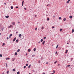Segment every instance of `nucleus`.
I'll return each mask as SVG.
<instances>
[{
    "label": "nucleus",
    "instance_id": "41",
    "mask_svg": "<svg viewBox=\"0 0 74 74\" xmlns=\"http://www.w3.org/2000/svg\"><path fill=\"white\" fill-rule=\"evenodd\" d=\"M41 29H44V27H42Z\"/></svg>",
    "mask_w": 74,
    "mask_h": 74
},
{
    "label": "nucleus",
    "instance_id": "64",
    "mask_svg": "<svg viewBox=\"0 0 74 74\" xmlns=\"http://www.w3.org/2000/svg\"><path fill=\"white\" fill-rule=\"evenodd\" d=\"M69 44V43H68V42H67V44Z\"/></svg>",
    "mask_w": 74,
    "mask_h": 74
},
{
    "label": "nucleus",
    "instance_id": "58",
    "mask_svg": "<svg viewBox=\"0 0 74 74\" xmlns=\"http://www.w3.org/2000/svg\"><path fill=\"white\" fill-rule=\"evenodd\" d=\"M9 38L10 39L11 38V36H9Z\"/></svg>",
    "mask_w": 74,
    "mask_h": 74
},
{
    "label": "nucleus",
    "instance_id": "32",
    "mask_svg": "<svg viewBox=\"0 0 74 74\" xmlns=\"http://www.w3.org/2000/svg\"><path fill=\"white\" fill-rule=\"evenodd\" d=\"M0 56L1 57H2V56H3V55H2V54H0Z\"/></svg>",
    "mask_w": 74,
    "mask_h": 74
},
{
    "label": "nucleus",
    "instance_id": "11",
    "mask_svg": "<svg viewBox=\"0 0 74 74\" xmlns=\"http://www.w3.org/2000/svg\"><path fill=\"white\" fill-rule=\"evenodd\" d=\"M15 22H13L12 23L13 25H15Z\"/></svg>",
    "mask_w": 74,
    "mask_h": 74
},
{
    "label": "nucleus",
    "instance_id": "2",
    "mask_svg": "<svg viewBox=\"0 0 74 74\" xmlns=\"http://www.w3.org/2000/svg\"><path fill=\"white\" fill-rule=\"evenodd\" d=\"M24 3V1H23L22 2V6H23Z\"/></svg>",
    "mask_w": 74,
    "mask_h": 74
},
{
    "label": "nucleus",
    "instance_id": "27",
    "mask_svg": "<svg viewBox=\"0 0 74 74\" xmlns=\"http://www.w3.org/2000/svg\"><path fill=\"white\" fill-rule=\"evenodd\" d=\"M12 61H14V60H15V59H14V58H12Z\"/></svg>",
    "mask_w": 74,
    "mask_h": 74
},
{
    "label": "nucleus",
    "instance_id": "29",
    "mask_svg": "<svg viewBox=\"0 0 74 74\" xmlns=\"http://www.w3.org/2000/svg\"><path fill=\"white\" fill-rule=\"evenodd\" d=\"M46 38H47L46 37H44L43 38L44 39V40H45V39H46Z\"/></svg>",
    "mask_w": 74,
    "mask_h": 74
},
{
    "label": "nucleus",
    "instance_id": "15",
    "mask_svg": "<svg viewBox=\"0 0 74 74\" xmlns=\"http://www.w3.org/2000/svg\"><path fill=\"white\" fill-rule=\"evenodd\" d=\"M21 36H22V34H20L19 35V37H21Z\"/></svg>",
    "mask_w": 74,
    "mask_h": 74
},
{
    "label": "nucleus",
    "instance_id": "31",
    "mask_svg": "<svg viewBox=\"0 0 74 74\" xmlns=\"http://www.w3.org/2000/svg\"><path fill=\"white\" fill-rule=\"evenodd\" d=\"M59 46V45H57L56 47V49H57V48H58V46Z\"/></svg>",
    "mask_w": 74,
    "mask_h": 74
},
{
    "label": "nucleus",
    "instance_id": "56",
    "mask_svg": "<svg viewBox=\"0 0 74 74\" xmlns=\"http://www.w3.org/2000/svg\"><path fill=\"white\" fill-rule=\"evenodd\" d=\"M42 74H45V73H43Z\"/></svg>",
    "mask_w": 74,
    "mask_h": 74
},
{
    "label": "nucleus",
    "instance_id": "7",
    "mask_svg": "<svg viewBox=\"0 0 74 74\" xmlns=\"http://www.w3.org/2000/svg\"><path fill=\"white\" fill-rule=\"evenodd\" d=\"M14 55L15 56L17 55H18V53H17V52H15L14 53Z\"/></svg>",
    "mask_w": 74,
    "mask_h": 74
},
{
    "label": "nucleus",
    "instance_id": "33",
    "mask_svg": "<svg viewBox=\"0 0 74 74\" xmlns=\"http://www.w3.org/2000/svg\"><path fill=\"white\" fill-rule=\"evenodd\" d=\"M62 29H60V32H62Z\"/></svg>",
    "mask_w": 74,
    "mask_h": 74
},
{
    "label": "nucleus",
    "instance_id": "10",
    "mask_svg": "<svg viewBox=\"0 0 74 74\" xmlns=\"http://www.w3.org/2000/svg\"><path fill=\"white\" fill-rule=\"evenodd\" d=\"M19 51H20V49H18L17 50V52H19Z\"/></svg>",
    "mask_w": 74,
    "mask_h": 74
},
{
    "label": "nucleus",
    "instance_id": "46",
    "mask_svg": "<svg viewBox=\"0 0 74 74\" xmlns=\"http://www.w3.org/2000/svg\"><path fill=\"white\" fill-rule=\"evenodd\" d=\"M24 8V9H25V10H26V8Z\"/></svg>",
    "mask_w": 74,
    "mask_h": 74
},
{
    "label": "nucleus",
    "instance_id": "8",
    "mask_svg": "<svg viewBox=\"0 0 74 74\" xmlns=\"http://www.w3.org/2000/svg\"><path fill=\"white\" fill-rule=\"evenodd\" d=\"M69 18H70V19H71V18H73V16H69Z\"/></svg>",
    "mask_w": 74,
    "mask_h": 74
},
{
    "label": "nucleus",
    "instance_id": "44",
    "mask_svg": "<svg viewBox=\"0 0 74 74\" xmlns=\"http://www.w3.org/2000/svg\"><path fill=\"white\" fill-rule=\"evenodd\" d=\"M53 73H55V71L54 70H53Z\"/></svg>",
    "mask_w": 74,
    "mask_h": 74
},
{
    "label": "nucleus",
    "instance_id": "30",
    "mask_svg": "<svg viewBox=\"0 0 74 74\" xmlns=\"http://www.w3.org/2000/svg\"><path fill=\"white\" fill-rule=\"evenodd\" d=\"M12 36V34H10V37H11V36Z\"/></svg>",
    "mask_w": 74,
    "mask_h": 74
},
{
    "label": "nucleus",
    "instance_id": "60",
    "mask_svg": "<svg viewBox=\"0 0 74 74\" xmlns=\"http://www.w3.org/2000/svg\"><path fill=\"white\" fill-rule=\"evenodd\" d=\"M46 16H48V15L46 14Z\"/></svg>",
    "mask_w": 74,
    "mask_h": 74
},
{
    "label": "nucleus",
    "instance_id": "45",
    "mask_svg": "<svg viewBox=\"0 0 74 74\" xmlns=\"http://www.w3.org/2000/svg\"><path fill=\"white\" fill-rule=\"evenodd\" d=\"M16 8H18V6H16Z\"/></svg>",
    "mask_w": 74,
    "mask_h": 74
},
{
    "label": "nucleus",
    "instance_id": "63",
    "mask_svg": "<svg viewBox=\"0 0 74 74\" xmlns=\"http://www.w3.org/2000/svg\"><path fill=\"white\" fill-rule=\"evenodd\" d=\"M2 74H4V73H2Z\"/></svg>",
    "mask_w": 74,
    "mask_h": 74
},
{
    "label": "nucleus",
    "instance_id": "20",
    "mask_svg": "<svg viewBox=\"0 0 74 74\" xmlns=\"http://www.w3.org/2000/svg\"><path fill=\"white\" fill-rule=\"evenodd\" d=\"M31 66V65H30L28 66V68H30V66Z\"/></svg>",
    "mask_w": 74,
    "mask_h": 74
},
{
    "label": "nucleus",
    "instance_id": "28",
    "mask_svg": "<svg viewBox=\"0 0 74 74\" xmlns=\"http://www.w3.org/2000/svg\"><path fill=\"white\" fill-rule=\"evenodd\" d=\"M57 61H56L54 62V64H56V63H57Z\"/></svg>",
    "mask_w": 74,
    "mask_h": 74
},
{
    "label": "nucleus",
    "instance_id": "13",
    "mask_svg": "<svg viewBox=\"0 0 74 74\" xmlns=\"http://www.w3.org/2000/svg\"><path fill=\"white\" fill-rule=\"evenodd\" d=\"M70 0H68V1L67 2V3H69L70 2Z\"/></svg>",
    "mask_w": 74,
    "mask_h": 74
},
{
    "label": "nucleus",
    "instance_id": "34",
    "mask_svg": "<svg viewBox=\"0 0 74 74\" xmlns=\"http://www.w3.org/2000/svg\"><path fill=\"white\" fill-rule=\"evenodd\" d=\"M9 73V71H8L7 72V74H8Z\"/></svg>",
    "mask_w": 74,
    "mask_h": 74
},
{
    "label": "nucleus",
    "instance_id": "37",
    "mask_svg": "<svg viewBox=\"0 0 74 74\" xmlns=\"http://www.w3.org/2000/svg\"><path fill=\"white\" fill-rule=\"evenodd\" d=\"M28 64H26V66H28Z\"/></svg>",
    "mask_w": 74,
    "mask_h": 74
},
{
    "label": "nucleus",
    "instance_id": "48",
    "mask_svg": "<svg viewBox=\"0 0 74 74\" xmlns=\"http://www.w3.org/2000/svg\"><path fill=\"white\" fill-rule=\"evenodd\" d=\"M73 60V58H71V61H72V60Z\"/></svg>",
    "mask_w": 74,
    "mask_h": 74
},
{
    "label": "nucleus",
    "instance_id": "38",
    "mask_svg": "<svg viewBox=\"0 0 74 74\" xmlns=\"http://www.w3.org/2000/svg\"><path fill=\"white\" fill-rule=\"evenodd\" d=\"M70 66H71V65H68L67 66V67H70Z\"/></svg>",
    "mask_w": 74,
    "mask_h": 74
},
{
    "label": "nucleus",
    "instance_id": "1",
    "mask_svg": "<svg viewBox=\"0 0 74 74\" xmlns=\"http://www.w3.org/2000/svg\"><path fill=\"white\" fill-rule=\"evenodd\" d=\"M16 40V37H15L14 39L13 40V42H14L15 41V40Z\"/></svg>",
    "mask_w": 74,
    "mask_h": 74
},
{
    "label": "nucleus",
    "instance_id": "51",
    "mask_svg": "<svg viewBox=\"0 0 74 74\" xmlns=\"http://www.w3.org/2000/svg\"><path fill=\"white\" fill-rule=\"evenodd\" d=\"M49 5V4L47 5V6H48V5Z\"/></svg>",
    "mask_w": 74,
    "mask_h": 74
},
{
    "label": "nucleus",
    "instance_id": "49",
    "mask_svg": "<svg viewBox=\"0 0 74 74\" xmlns=\"http://www.w3.org/2000/svg\"><path fill=\"white\" fill-rule=\"evenodd\" d=\"M3 45H5V44L4 43H3Z\"/></svg>",
    "mask_w": 74,
    "mask_h": 74
},
{
    "label": "nucleus",
    "instance_id": "14",
    "mask_svg": "<svg viewBox=\"0 0 74 74\" xmlns=\"http://www.w3.org/2000/svg\"><path fill=\"white\" fill-rule=\"evenodd\" d=\"M66 18H65L63 19V21H66Z\"/></svg>",
    "mask_w": 74,
    "mask_h": 74
},
{
    "label": "nucleus",
    "instance_id": "59",
    "mask_svg": "<svg viewBox=\"0 0 74 74\" xmlns=\"http://www.w3.org/2000/svg\"><path fill=\"white\" fill-rule=\"evenodd\" d=\"M38 43H40V41H39V42H38Z\"/></svg>",
    "mask_w": 74,
    "mask_h": 74
},
{
    "label": "nucleus",
    "instance_id": "6",
    "mask_svg": "<svg viewBox=\"0 0 74 74\" xmlns=\"http://www.w3.org/2000/svg\"><path fill=\"white\" fill-rule=\"evenodd\" d=\"M5 18H9V16H5Z\"/></svg>",
    "mask_w": 74,
    "mask_h": 74
},
{
    "label": "nucleus",
    "instance_id": "54",
    "mask_svg": "<svg viewBox=\"0 0 74 74\" xmlns=\"http://www.w3.org/2000/svg\"><path fill=\"white\" fill-rule=\"evenodd\" d=\"M4 4H5V5H6V3H4Z\"/></svg>",
    "mask_w": 74,
    "mask_h": 74
},
{
    "label": "nucleus",
    "instance_id": "52",
    "mask_svg": "<svg viewBox=\"0 0 74 74\" xmlns=\"http://www.w3.org/2000/svg\"><path fill=\"white\" fill-rule=\"evenodd\" d=\"M57 53H58V52H57V51H56V54Z\"/></svg>",
    "mask_w": 74,
    "mask_h": 74
},
{
    "label": "nucleus",
    "instance_id": "9",
    "mask_svg": "<svg viewBox=\"0 0 74 74\" xmlns=\"http://www.w3.org/2000/svg\"><path fill=\"white\" fill-rule=\"evenodd\" d=\"M28 52H30V51H31V50L30 49H29L28 50Z\"/></svg>",
    "mask_w": 74,
    "mask_h": 74
},
{
    "label": "nucleus",
    "instance_id": "36",
    "mask_svg": "<svg viewBox=\"0 0 74 74\" xmlns=\"http://www.w3.org/2000/svg\"><path fill=\"white\" fill-rule=\"evenodd\" d=\"M61 18H61V17H59V19L60 20Z\"/></svg>",
    "mask_w": 74,
    "mask_h": 74
},
{
    "label": "nucleus",
    "instance_id": "24",
    "mask_svg": "<svg viewBox=\"0 0 74 74\" xmlns=\"http://www.w3.org/2000/svg\"><path fill=\"white\" fill-rule=\"evenodd\" d=\"M5 64H6V67L7 68V67H8V66L7 65V63H6Z\"/></svg>",
    "mask_w": 74,
    "mask_h": 74
},
{
    "label": "nucleus",
    "instance_id": "16",
    "mask_svg": "<svg viewBox=\"0 0 74 74\" xmlns=\"http://www.w3.org/2000/svg\"><path fill=\"white\" fill-rule=\"evenodd\" d=\"M74 32V29H72V33H73Z\"/></svg>",
    "mask_w": 74,
    "mask_h": 74
},
{
    "label": "nucleus",
    "instance_id": "40",
    "mask_svg": "<svg viewBox=\"0 0 74 74\" xmlns=\"http://www.w3.org/2000/svg\"><path fill=\"white\" fill-rule=\"evenodd\" d=\"M24 69H25L26 68V66H24L23 67Z\"/></svg>",
    "mask_w": 74,
    "mask_h": 74
},
{
    "label": "nucleus",
    "instance_id": "53",
    "mask_svg": "<svg viewBox=\"0 0 74 74\" xmlns=\"http://www.w3.org/2000/svg\"><path fill=\"white\" fill-rule=\"evenodd\" d=\"M48 62H46V64H48Z\"/></svg>",
    "mask_w": 74,
    "mask_h": 74
},
{
    "label": "nucleus",
    "instance_id": "23",
    "mask_svg": "<svg viewBox=\"0 0 74 74\" xmlns=\"http://www.w3.org/2000/svg\"><path fill=\"white\" fill-rule=\"evenodd\" d=\"M36 48H34V51H36Z\"/></svg>",
    "mask_w": 74,
    "mask_h": 74
},
{
    "label": "nucleus",
    "instance_id": "4",
    "mask_svg": "<svg viewBox=\"0 0 74 74\" xmlns=\"http://www.w3.org/2000/svg\"><path fill=\"white\" fill-rule=\"evenodd\" d=\"M45 40L42 43V44L43 45H44V44L45 43Z\"/></svg>",
    "mask_w": 74,
    "mask_h": 74
},
{
    "label": "nucleus",
    "instance_id": "42",
    "mask_svg": "<svg viewBox=\"0 0 74 74\" xmlns=\"http://www.w3.org/2000/svg\"><path fill=\"white\" fill-rule=\"evenodd\" d=\"M11 28V26H9V27H8V29H9V28Z\"/></svg>",
    "mask_w": 74,
    "mask_h": 74
},
{
    "label": "nucleus",
    "instance_id": "43",
    "mask_svg": "<svg viewBox=\"0 0 74 74\" xmlns=\"http://www.w3.org/2000/svg\"><path fill=\"white\" fill-rule=\"evenodd\" d=\"M34 56H35V55H33L32 56V57H34Z\"/></svg>",
    "mask_w": 74,
    "mask_h": 74
},
{
    "label": "nucleus",
    "instance_id": "26",
    "mask_svg": "<svg viewBox=\"0 0 74 74\" xmlns=\"http://www.w3.org/2000/svg\"><path fill=\"white\" fill-rule=\"evenodd\" d=\"M18 41H19V40L18 39H17L16 40V42H18Z\"/></svg>",
    "mask_w": 74,
    "mask_h": 74
},
{
    "label": "nucleus",
    "instance_id": "39",
    "mask_svg": "<svg viewBox=\"0 0 74 74\" xmlns=\"http://www.w3.org/2000/svg\"><path fill=\"white\" fill-rule=\"evenodd\" d=\"M37 28L36 27V28H35V30H37Z\"/></svg>",
    "mask_w": 74,
    "mask_h": 74
},
{
    "label": "nucleus",
    "instance_id": "62",
    "mask_svg": "<svg viewBox=\"0 0 74 74\" xmlns=\"http://www.w3.org/2000/svg\"><path fill=\"white\" fill-rule=\"evenodd\" d=\"M58 66H60V64H58Z\"/></svg>",
    "mask_w": 74,
    "mask_h": 74
},
{
    "label": "nucleus",
    "instance_id": "3",
    "mask_svg": "<svg viewBox=\"0 0 74 74\" xmlns=\"http://www.w3.org/2000/svg\"><path fill=\"white\" fill-rule=\"evenodd\" d=\"M41 60H43L44 59V57H42L40 58Z\"/></svg>",
    "mask_w": 74,
    "mask_h": 74
},
{
    "label": "nucleus",
    "instance_id": "12",
    "mask_svg": "<svg viewBox=\"0 0 74 74\" xmlns=\"http://www.w3.org/2000/svg\"><path fill=\"white\" fill-rule=\"evenodd\" d=\"M3 29H4V27H3L2 28H1V30H2V31H3Z\"/></svg>",
    "mask_w": 74,
    "mask_h": 74
},
{
    "label": "nucleus",
    "instance_id": "50",
    "mask_svg": "<svg viewBox=\"0 0 74 74\" xmlns=\"http://www.w3.org/2000/svg\"><path fill=\"white\" fill-rule=\"evenodd\" d=\"M55 28V27H52V28H53H53Z\"/></svg>",
    "mask_w": 74,
    "mask_h": 74
},
{
    "label": "nucleus",
    "instance_id": "35",
    "mask_svg": "<svg viewBox=\"0 0 74 74\" xmlns=\"http://www.w3.org/2000/svg\"><path fill=\"white\" fill-rule=\"evenodd\" d=\"M38 63H40L41 62V61H40V60H39V61H38Z\"/></svg>",
    "mask_w": 74,
    "mask_h": 74
},
{
    "label": "nucleus",
    "instance_id": "19",
    "mask_svg": "<svg viewBox=\"0 0 74 74\" xmlns=\"http://www.w3.org/2000/svg\"><path fill=\"white\" fill-rule=\"evenodd\" d=\"M47 21H49V18H47Z\"/></svg>",
    "mask_w": 74,
    "mask_h": 74
},
{
    "label": "nucleus",
    "instance_id": "22",
    "mask_svg": "<svg viewBox=\"0 0 74 74\" xmlns=\"http://www.w3.org/2000/svg\"><path fill=\"white\" fill-rule=\"evenodd\" d=\"M68 52V50H66V52H65V53H67Z\"/></svg>",
    "mask_w": 74,
    "mask_h": 74
},
{
    "label": "nucleus",
    "instance_id": "17",
    "mask_svg": "<svg viewBox=\"0 0 74 74\" xmlns=\"http://www.w3.org/2000/svg\"><path fill=\"white\" fill-rule=\"evenodd\" d=\"M10 8L11 9H13V7L12 6H11Z\"/></svg>",
    "mask_w": 74,
    "mask_h": 74
},
{
    "label": "nucleus",
    "instance_id": "25",
    "mask_svg": "<svg viewBox=\"0 0 74 74\" xmlns=\"http://www.w3.org/2000/svg\"><path fill=\"white\" fill-rule=\"evenodd\" d=\"M20 72L19 71H18L17 73V74H19V73H20Z\"/></svg>",
    "mask_w": 74,
    "mask_h": 74
},
{
    "label": "nucleus",
    "instance_id": "18",
    "mask_svg": "<svg viewBox=\"0 0 74 74\" xmlns=\"http://www.w3.org/2000/svg\"><path fill=\"white\" fill-rule=\"evenodd\" d=\"M13 71H15V69H14L12 70Z\"/></svg>",
    "mask_w": 74,
    "mask_h": 74
},
{
    "label": "nucleus",
    "instance_id": "5",
    "mask_svg": "<svg viewBox=\"0 0 74 74\" xmlns=\"http://www.w3.org/2000/svg\"><path fill=\"white\" fill-rule=\"evenodd\" d=\"M5 59H6V60H8H8H10V58H5Z\"/></svg>",
    "mask_w": 74,
    "mask_h": 74
},
{
    "label": "nucleus",
    "instance_id": "55",
    "mask_svg": "<svg viewBox=\"0 0 74 74\" xmlns=\"http://www.w3.org/2000/svg\"><path fill=\"white\" fill-rule=\"evenodd\" d=\"M35 17H36V16H37V15H35Z\"/></svg>",
    "mask_w": 74,
    "mask_h": 74
},
{
    "label": "nucleus",
    "instance_id": "21",
    "mask_svg": "<svg viewBox=\"0 0 74 74\" xmlns=\"http://www.w3.org/2000/svg\"><path fill=\"white\" fill-rule=\"evenodd\" d=\"M41 42H42L43 41V39H42L40 40Z\"/></svg>",
    "mask_w": 74,
    "mask_h": 74
},
{
    "label": "nucleus",
    "instance_id": "61",
    "mask_svg": "<svg viewBox=\"0 0 74 74\" xmlns=\"http://www.w3.org/2000/svg\"><path fill=\"white\" fill-rule=\"evenodd\" d=\"M16 34H18V32H16Z\"/></svg>",
    "mask_w": 74,
    "mask_h": 74
},
{
    "label": "nucleus",
    "instance_id": "47",
    "mask_svg": "<svg viewBox=\"0 0 74 74\" xmlns=\"http://www.w3.org/2000/svg\"><path fill=\"white\" fill-rule=\"evenodd\" d=\"M7 40H8L9 39V38H8V37H7Z\"/></svg>",
    "mask_w": 74,
    "mask_h": 74
},
{
    "label": "nucleus",
    "instance_id": "57",
    "mask_svg": "<svg viewBox=\"0 0 74 74\" xmlns=\"http://www.w3.org/2000/svg\"><path fill=\"white\" fill-rule=\"evenodd\" d=\"M53 18H55V16H53Z\"/></svg>",
    "mask_w": 74,
    "mask_h": 74
}]
</instances>
